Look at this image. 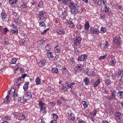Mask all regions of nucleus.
I'll use <instances>...</instances> for the list:
<instances>
[{
	"mask_svg": "<svg viewBox=\"0 0 123 123\" xmlns=\"http://www.w3.org/2000/svg\"><path fill=\"white\" fill-rule=\"evenodd\" d=\"M12 96V97H13L14 100H15L16 99L17 100L18 98L17 94L16 93H15Z\"/></svg>",
	"mask_w": 123,
	"mask_h": 123,
	"instance_id": "c9c22d12",
	"label": "nucleus"
},
{
	"mask_svg": "<svg viewBox=\"0 0 123 123\" xmlns=\"http://www.w3.org/2000/svg\"><path fill=\"white\" fill-rule=\"evenodd\" d=\"M56 123V120H52L50 122V123Z\"/></svg>",
	"mask_w": 123,
	"mask_h": 123,
	"instance_id": "680f3d73",
	"label": "nucleus"
},
{
	"mask_svg": "<svg viewBox=\"0 0 123 123\" xmlns=\"http://www.w3.org/2000/svg\"><path fill=\"white\" fill-rule=\"evenodd\" d=\"M87 55L86 54H84L79 56L77 60L80 61H82L86 59Z\"/></svg>",
	"mask_w": 123,
	"mask_h": 123,
	"instance_id": "423d86ee",
	"label": "nucleus"
},
{
	"mask_svg": "<svg viewBox=\"0 0 123 123\" xmlns=\"http://www.w3.org/2000/svg\"><path fill=\"white\" fill-rule=\"evenodd\" d=\"M57 103L59 105H61L62 103V101H61L60 100H58L57 101Z\"/></svg>",
	"mask_w": 123,
	"mask_h": 123,
	"instance_id": "052dcab7",
	"label": "nucleus"
},
{
	"mask_svg": "<svg viewBox=\"0 0 123 123\" xmlns=\"http://www.w3.org/2000/svg\"><path fill=\"white\" fill-rule=\"evenodd\" d=\"M60 46L58 45H57L55 47L54 51L55 53H58L60 52Z\"/></svg>",
	"mask_w": 123,
	"mask_h": 123,
	"instance_id": "1a4fd4ad",
	"label": "nucleus"
},
{
	"mask_svg": "<svg viewBox=\"0 0 123 123\" xmlns=\"http://www.w3.org/2000/svg\"><path fill=\"white\" fill-rule=\"evenodd\" d=\"M47 54L48 56V57L49 58H53V55L52 54V53L51 52H47Z\"/></svg>",
	"mask_w": 123,
	"mask_h": 123,
	"instance_id": "a878e982",
	"label": "nucleus"
},
{
	"mask_svg": "<svg viewBox=\"0 0 123 123\" xmlns=\"http://www.w3.org/2000/svg\"><path fill=\"white\" fill-rule=\"evenodd\" d=\"M43 4V3L42 1H41L39 3L38 6L39 7H41Z\"/></svg>",
	"mask_w": 123,
	"mask_h": 123,
	"instance_id": "de8ad7c7",
	"label": "nucleus"
},
{
	"mask_svg": "<svg viewBox=\"0 0 123 123\" xmlns=\"http://www.w3.org/2000/svg\"><path fill=\"white\" fill-rule=\"evenodd\" d=\"M5 43L6 45H7L8 44V39H5Z\"/></svg>",
	"mask_w": 123,
	"mask_h": 123,
	"instance_id": "864d4df0",
	"label": "nucleus"
},
{
	"mask_svg": "<svg viewBox=\"0 0 123 123\" xmlns=\"http://www.w3.org/2000/svg\"><path fill=\"white\" fill-rule=\"evenodd\" d=\"M22 6V7H23L24 8H26L27 7H28V6H27V5L25 4L24 3H23V4Z\"/></svg>",
	"mask_w": 123,
	"mask_h": 123,
	"instance_id": "09e8293b",
	"label": "nucleus"
},
{
	"mask_svg": "<svg viewBox=\"0 0 123 123\" xmlns=\"http://www.w3.org/2000/svg\"><path fill=\"white\" fill-rule=\"evenodd\" d=\"M105 3H107L105 0H99L97 3V4L100 5L101 4H103L104 6H106V4H105Z\"/></svg>",
	"mask_w": 123,
	"mask_h": 123,
	"instance_id": "9d476101",
	"label": "nucleus"
},
{
	"mask_svg": "<svg viewBox=\"0 0 123 123\" xmlns=\"http://www.w3.org/2000/svg\"><path fill=\"white\" fill-rule=\"evenodd\" d=\"M101 32L103 33L107 31V29L106 28L102 27L101 28Z\"/></svg>",
	"mask_w": 123,
	"mask_h": 123,
	"instance_id": "393cba45",
	"label": "nucleus"
},
{
	"mask_svg": "<svg viewBox=\"0 0 123 123\" xmlns=\"http://www.w3.org/2000/svg\"><path fill=\"white\" fill-rule=\"evenodd\" d=\"M102 123H108V122L107 121L103 120Z\"/></svg>",
	"mask_w": 123,
	"mask_h": 123,
	"instance_id": "774afa93",
	"label": "nucleus"
},
{
	"mask_svg": "<svg viewBox=\"0 0 123 123\" xmlns=\"http://www.w3.org/2000/svg\"><path fill=\"white\" fill-rule=\"evenodd\" d=\"M49 29V28L45 30H44L41 33L42 34H45L46 32Z\"/></svg>",
	"mask_w": 123,
	"mask_h": 123,
	"instance_id": "49530a36",
	"label": "nucleus"
},
{
	"mask_svg": "<svg viewBox=\"0 0 123 123\" xmlns=\"http://www.w3.org/2000/svg\"><path fill=\"white\" fill-rule=\"evenodd\" d=\"M87 103L85 101H83L82 102V104L83 105L84 108H86L87 107Z\"/></svg>",
	"mask_w": 123,
	"mask_h": 123,
	"instance_id": "473e14b6",
	"label": "nucleus"
},
{
	"mask_svg": "<svg viewBox=\"0 0 123 123\" xmlns=\"http://www.w3.org/2000/svg\"><path fill=\"white\" fill-rule=\"evenodd\" d=\"M68 6L71 9H72L70 10L72 14L76 15L78 13L79 6L77 3L70 2L69 3Z\"/></svg>",
	"mask_w": 123,
	"mask_h": 123,
	"instance_id": "f257e3e1",
	"label": "nucleus"
},
{
	"mask_svg": "<svg viewBox=\"0 0 123 123\" xmlns=\"http://www.w3.org/2000/svg\"><path fill=\"white\" fill-rule=\"evenodd\" d=\"M69 119L73 120L75 119V117H74V114H72V113L69 115L68 116Z\"/></svg>",
	"mask_w": 123,
	"mask_h": 123,
	"instance_id": "6ab92c4d",
	"label": "nucleus"
},
{
	"mask_svg": "<svg viewBox=\"0 0 123 123\" xmlns=\"http://www.w3.org/2000/svg\"><path fill=\"white\" fill-rule=\"evenodd\" d=\"M102 90H103L104 92L108 94V91L105 88H102Z\"/></svg>",
	"mask_w": 123,
	"mask_h": 123,
	"instance_id": "603ef678",
	"label": "nucleus"
},
{
	"mask_svg": "<svg viewBox=\"0 0 123 123\" xmlns=\"http://www.w3.org/2000/svg\"><path fill=\"white\" fill-rule=\"evenodd\" d=\"M81 39L80 37L76 38L74 41V44L76 46H77L79 45L80 43Z\"/></svg>",
	"mask_w": 123,
	"mask_h": 123,
	"instance_id": "6e6552de",
	"label": "nucleus"
},
{
	"mask_svg": "<svg viewBox=\"0 0 123 123\" xmlns=\"http://www.w3.org/2000/svg\"><path fill=\"white\" fill-rule=\"evenodd\" d=\"M38 105L40 107V111H43V113H46L47 112L46 110V108L43 105H45L43 102L40 101H39Z\"/></svg>",
	"mask_w": 123,
	"mask_h": 123,
	"instance_id": "f03ea898",
	"label": "nucleus"
},
{
	"mask_svg": "<svg viewBox=\"0 0 123 123\" xmlns=\"http://www.w3.org/2000/svg\"><path fill=\"white\" fill-rule=\"evenodd\" d=\"M113 42L117 46L119 45L120 44L121 41L120 40V37L118 35H117L114 37Z\"/></svg>",
	"mask_w": 123,
	"mask_h": 123,
	"instance_id": "20e7f679",
	"label": "nucleus"
},
{
	"mask_svg": "<svg viewBox=\"0 0 123 123\" xmlns=\"http://www.w3.org/2000/svg\"><path fill=\"white\" fill-rule=\"evenodd\" d=\"M4 32L5 33H6L8 31V29L7 28H5L4 29Z\"/></svg>",
	"mask_w": 123,
	"mask_h": 123,
	"instance_id": "bf43d9fd",
	"label": "nucleus"
},
{
	"mask_svg": "<svg viewBox=\"0 0 123 123\" xmlns=\"http://www.w3.org/2000/svg\"><path fill=\"white\" fill-rule=\"evenodd\" d=\"M70 26L72 28H74V25L73 23L72 22H70L69 23Z\"/></svg>",
	"mask_w": 123,
	"mask_h": 123,
	"instance_id": "a18cd8bd",
	"label": "nucleus"
},
{
	"mask_svg": "<svg viewBox=\"0 0 123 123\" xmlns=\"http://www.w3.org/2000/svg\"><path fill=\"white\" fill-rule=\"evenodd\" d=\"M100 80L99 79H98L97 81L95 82L93 84V86L94 87H95L97 86L100 83Z\"/></svg>",
	"mask_w": 123,
	"mask_h": 123,
	"instance_id": "a211bd4d",
	"label": "nucleus"
},
{
	"mask_svg": "<svg viewBox=\"0 0 123 123\" xmlns=\"http://www.w3.org/2000/svg\"><path fill=\"white\" fill-rule=\"evenodd\" d=\"M115 119L116 120L118 123L121 121L122 116L121 113L119 112H117L115 113Z\"/></svg>",
	"mask_w": 123,
	"mask_h": 123,
	"instance_id": "7ed1b4c3",
	"label": "nucleus"
},
{
	"mask_svg": "<svg viewBox=\"0 0 123 123\" xmlns=\"http://www.w3.org/2000/svg\"><path fill=\"white\" fill-rule=\"evenodd\" d=\"M89 24L88 22H86L84 25V28L86 30H87L89 29Z\"/></svg>",
	"mask_w": 123,
	"mask_h": 123,
	"instance_id": "2eb2a0df",
	"label": "nucleus"
},
{
	"mask_svg": "<svg viewBox=\"0 0 123 123\" xmlns=\"http://www.w3.org/2000/svg\"><path fill=\"white\" fill-rule=\"evenodd\" d=\"M17 0H9V2L11 4H15L17 2Z\"/></svg>",
	"mask_w": 123,
	"mask_h": 123,
	"instance_id": "cd10ccee",
	"label": "nucleus"
},
{
	"mask_svg": "<svg viewBox=\"0 0 123 123\" xmlns=\"http://www.w3.org/2000/svg\"><path fill=\"white\" fill-rule=\"evenodd\" d=\"M1 15L2 19L4 20H5L6 18H7V15L5 13V11H4V12H2Z\"/></svg>",
	"mask_w": 123,
	"mask_h": 123,
	"instance_id": "f3484780",
	"label": "nucleus"
},
{
	"mask_svg": "<svg viewBox=\"0 0 123 123\" xmlns=\"http://www.w3.org/2000/svg\"><path fill=\"white\" fill-rule=\"evenodd\" d=\"M105 6V7L104 8V10L106 12H108L109 10V7L107 6L106 5V6Z\"/></svg>",
	"mask_w": 123,
	"mask_h": 123,
	"instance_id": "4c0bfd02",
	"label": "nucleus"
},
{
	"mask_svg": "<svg viewBox=\"0 0 123 123\" xmlns=\"http://www.w3.org/2000/svg\"><path fill=\"white\" fill-rule=\"evenodd\" d=\"M105 84L108 86L111 83V81L109 79H107L105 80Z\"/></svg>",
	"mask_w": 123,
	"mask_h": 123,
	"instance_id": "bb28decb",
	"label": "nucleus"
},
{
	"mask_svg": "<svg viewBox=\"0 0 123 123\" xmlns=\"http://www.w3.org/2000/svg\"><path fill=\"white\" fill-rule=\"evenodd\" d=\"M86 74L88 76H94L95 74L94 71L91 69H89L86 73Z\"/></svg>",
	"mask_w": 123,
	"mask_h": 123,
	"instance_id": "0eeeda50",
	"label": "nucleus"
},
{
	"mask_svg": "<svg viewBox=\"0 0 123 123\" xmlns=\"http://www.w3.org/2000/svg\"><path fill=\"white\" fill-rule=\"evenodd\" d=\"M115 64V61L113 60L111 62V64L112 66L114 65Z\"/></svg>",
	"mask_w": 123,
	"mask_h": 123,
	"instance_id": "13d9d810",
	"label": "nucleus"
},
{
	"mask_svg": "<svg viewBox=\"0 0 123 123\" xmlns=\"http://www.w3.org/2000/svg\"><path fill=\"white\" fill-rule=\"evenodd\" d=\"M46 50L47 51H49L51 49V47L50 45L48 44H47L45 47Z\"/></svg>",
	"mask_w": 123,
	"mask_h": 123,
	"instance_id": "f704fd0d",
	"label": "nucleus"
},
{
	"mask_svg": "<svg viewBox=\"0 0 123 123\" xmlns=\"http://www.w3.org/2000/svg\"><path fill=\"white\" fill-rule=\"evenodd\" d=\"M18 30L16 28H13L12 30H11V32L14 34H17L18 33Z\"/></svg>",
	"mask_w": 123,
	"mask_h": 123,
	"instance_id": "f8f14e48",
	"label": "nucleus"
},
{
	"mask_svg": "<svg viewBox=\"0 0 123 123\" xmlns=\"http://www.w3.org/2000/svg\"><path fill=\"white\" fill-rule=\"evenodd\" d=\"M69 84L67 83H65V84L64 87L66 88H69Z\"/></svg>",
	"mask_w": 123,
	"mask_h": 123,
	"instance_id": "79ce46f5",
	"label": "nucleus"
},
{
	"mask_svg": "<svg viewBox=\"0 0 123 123\" xmlns=\"http://www.w3.org/2000/svg\"><path fill=\"white\" fill-rule=\"evenodd\" d=\"M27 76V74H25L21 76L22 78L24 79L25 77Z\"/></svg>",
	"mask_w": 123,
	"mask_h": 123,
	"instance_id": "4d7b16f0",
	"label": "nucleus"
},
{
	"mask_svg": "<svg viewBox=\"0 0 123 123\" xmlns=\"http://www.w3.org/2000/svg\"><path fill=\"white\" fill-rule=\"evenodd\" d=\"M39 26L41 27L43 26L45 27V24L44 22H39Z\"/></svg>",
	"mask_w": 123,
	"mask_h": 123,
	"instance_id": "7c9ffc66",
	"label": "nucleus"
},
{
	"mask_svg": "<svg viewBox=\"0 0 123 123\" xmlns=\"http://www.w3.org/2000/svg\"><path fill=\"white\" fill-rule=\"evenodd\" d=\"M61 98L63 101H65L66 100V99H65L63 97H61Z\"/></svg>",
	"mask_w": 123,
	"mask_h": 123,
	"instance_id": "338daca9",
	"label": "nucleus"
},
{
	"mask_svg": "<svg viewBox=\"0 0 123 123\" xmlns=\"http://www.w3.org/2000/svg\"><path fill=\"white\" fill-rule=\"evenodd\" d=\"M117 96L120 98H123V92H119L117 93Z\"/></svg>",
	"mask_w": 123,
	"mask_h": 123,
	"instance_id": "9b49d317",
	"label": "nucleus"
},
{
	"mask_svg": "<svg viewBox=\"0 0 123 123\" xmlns=\"http://www.w3.org/2000/svg\"><path fill=\"white\" fill-rule=\"evenodd\" d=\"M76 67L77 70L81 72H82V70L83 69V67L82 66H81L78 65L76 66Z\"/></svg>",
	"mask_w": 123,
	"mask_h": 123,
	"instance_id": "aec40b11",
	"label": "nucleus"
},
{
	"mask_svg": "<svg viewBox=\"0 0 123 123\" xmlns=\"http://www.w3.org/2000/svg\"><path fill=\"white\" fill-rule=\"evenodd\" d=\"M94 33L95 34H98L99 32L98 29L97 28H94Z\"/></svg>",
	"mask_w": 123,
	"mask_h": 123,
	"instance_id": "a19ab883",
	"label": "nucleus"
},
{
	"mask_svg": "<svg viewBox=\"0 0 123 123\" xmlns=\"http://www.w3.org/2000/svg\"><path fill=\"white\" fill-rule=\"evenodd\" d=\"M106 55H105L104 56H100L99 57V60H103L106 57Z\"/></svg>",
	"mask_w": 123,
	"mask_h": 123,
	"instance_id": "8fccbe9b",
	"label": "nucleus"
},
{
	"mask_svg": "<svg viewBox=\"0 0 123 123\" xmlns=\"http://www.w3.org/2000/svg\"><path fill=\"white\" fill-rule=\"evenodd\" d=\"M57 32L58 33L60 34H64V31H60L57 30Z\"/></svg>",
	"mask_w": 123,
	"mask_h": 123,
	"instance_id": "37998d69",
	"label": "nucleus"
},
{
	"mask_svg": "<svg viewBox=\"0 0 123 123\" xmlns=\"http://www.w3.org/2000/svg\"><path fill=\"white\" fill-rule=\"evenodd\" d=\"M45 12L43 11L39 12L38 14L39 20H43L44 21H46L45 18L44 16V14Z\"/></svg>",
	"mask_w": 123,
	"mask_h": 123,
	"instance_id": "39448f33",
	"label": "nucleus"
},
{
	"mask_svg": "<svg viewBox=\"0 0 123 123\" xmlns=\"http://www.w3.org/2000/svg\"><path fill=\"white\" fill-rule=\"evenodd\" d=\"M68 14L66 12L64 11V12H62V15L63 16V17L64 18H66Z\"/></svg>",
	"mask_w": 123,
	"mask_h": 123,
	"instance_id": "c85d7f7f",
	"label": "nucleus"
},
{
	"mask_svg": "<svg viewBox=\"0 0 123 123\" xmlns=\"http://www.w3.org/2000/svg\"><path fill=\"white\" fill-rule=\"evenodd\" d=\"M12 90L14 92H15V90L14 88L12 89L10 91H8V92L9 93L7 95V96L5 98V100H6V101H8V100L9 98V95L10 94V92H11V91H12Z\"/></svg>",
	"mask_w": 123,
	"mask_h": 123,
	"instance_id": "4468645a",
	"label": "nucleus"
},
{
	"mask_svg": "<svg viewBox=\"0 0 123 123\" xmlns=\"http://www.w3.org/2000/svg\"><path fill=\"white\" fill-rule=\"evenodd\" d=\"M115 99V98L114 97H113L111 95V96L110 97V98L109 100V101H112V100L113 99Z\"/></svg>",
	"mask_w": 123,
	"mask_h": 123,
	"instance_id": "3c124183",
	"label": "nucleus"
},
{
	"mask_svg": "<svg viewBox=\"0 0 123 123\" xmlns=\"http://www.w3.org/2000/svg\"><path fill=\"white\" fill-rule=\"evenodd\" d=\"M35 81L36 82V84L37 85H38L40 84V79L39 77H38L36 79Z\"/></svg>",
	"mask_w": 123,
	"mask_h": 123,
	"instance_id": "c756f323",
	"label": "nucleus"
},
{
	"mask_svg": "<svg viewBox=\"0 0 123 123\" xmlns=\"http://www.w3.org/2000/svg\"><path fill=\"white\" fill-rule=\"evenodd\" d=\"M8 101H6V100H4V101L3 102V103L5 104H7L8 103Z\"/></svg>",
	"mask_w": 123,
	"mask_h": 123,
	"instance_id": "69168bd1",
	"label": "nucleus"
},
{
	"mask_svg": "<svg viewBox=\"0 0 123 123\" xmlns=\"http://www.w3.org/2000/svg\"><path fill=\"white\" fill-rule=\"evenodd\" d=\"M52 72L56 74L58 72V69L56 68H52Z\"/></svg>",
	"mask_w": 123,
	"mask_h": 123,
	"instance_id": "412c9836",
	"label": "nucleus"
},
{
	"mask_svg": "<svg viewBox=\"0 0 123 123\" xmlns=\"http://www.w3.org/2000/svg\"><path fill=\"white\" fill-rule=\"evenodd\" d=\"M83 81L85 82L86 85H87L89 83V80L87 78H85L83 80Z\"/></svg>",
	"mask_w": 123,
	"mask_h": 123,
	"instance_id": "b1692460",
	"label": "nucleus"
},
{
	"mask_svg": "<svg viewBox=\"0 0 123 123\" xmlns=\"http://www.w3.org/2000/svg\"><path fill=\"white\" fill-rule=\"evenodd\" d=\"M97 111L95 109H94L93 111L92 114V115L93 116H95L97 114Z\"/></svg>",
	"mask_w": 123,
	"mask_h": 123,
	"instance_id": "72a5a7b5",
	"label": "nucleus"
},
{
	"mask_svg": "<svg viewBox=\"0 0 123 123\" xmlns=\"http://www.w3.org/2000/svg\"><path fill=\"white\" fill-rule=\"evenodd\" d=\"M50 103L51 104V105L52 106H53L55 105V103L54 102H50Z\"/></svg>",
	"mask_w": 123,
	"mask_h": 123,
	"instance_id": "e2e57ef3",
	"label": "nucleus"
},
{
	"mask_svg": "<svg viewBox=\"0 0 123 123\" xmlns=\"http://www.w3.org/2000/svg\"><path fill=\"white\" fill-rule=\"evenodd\" d=\"M53 119L54 120H56L58 117V116L55 113L53 114Z\"/></svg>",
	"mask_w": 123,
	"mask_h": 123,
	"instance_id": "2f4dec72",
	"label": "nucleus"
},
{
	"mask_svg": "<svg viewBox=\"0 0 123 123\" xmlns=\"http://www.w3.org/2000/svg\"><path fill=\"white\" fill-rule=\"evenodd\" d=\"M46 62V61L45 60H42L38 63V65L40 67L44 66L45 65Z\"/></svg>",
	"mask_w": 123,
	"mask_h": 123,
	"instance_id": "ddd939ff",
	"label": "nucleus"
},
{
	"mask_svg": "<svg viewBox=\"0 0 123 123\" xmlns=\"http://www.w3.org/2000/svg\"><path fill=\"white\" fill-rule=\"evenodd\" d=\"M62 1L63 4L64 5L67 4L68 3L71 2L70 0H62Z\"/></svg>",
	"mask_w": 123,
	"mask_h": 123,
	"instance_id": "5701e85b",
	"label": "nucleus"
},
{
	"mask_svg": "<svg viewBox=\"0 0 123 123\" xmlns=\"http://www.w3.org/2000/svg\"><path fill=\"white\" fill-rule=\"evenodd\" d=\"M116 92L114 91H113L112 92L111 95L114 97L115 98L116 97Z\"/></svg>",
	"mask_w": 123,
	"mask_h": 123,
	"instance_id": "ea45409f",
	"label": "nucleus"
},
{
	"mask_svg": "<svg viewBox=\"0 0 123 123\" xmlns=\"http://www.w3.org/2000/svg\"><path fill=\"white\" fill-rule=\"evenodd\" d=\"M26 95V96L27 97H28V98L29 97V98H31V97L32 96L31 92H27V93Z\"/></svg>",
	"mask_w": 123,
	"mask_h": 123,
	"instance_id": "58836bf2",
	"label": "nucleus"
},
{
	"mask_svg": "<svg viewBox=\"0 0 123 123\" xmlns=\"http://www.w3.org/2000/svg\"><path fill=\"white\" fill-rule=\"evenodd\" d=\"M17 60V59L15 58L13 59H12L11 62V64H15Z\"/></svg>",
	"mask_w": 123,
	"mask_h": 123,
	"instance_id": "e433bc0d",
	"label": "nucleus"
},
{
	"mask_svg": "<svg viewBox=\"0 0 123 123\" xmlns=\"http://www.w3.org/2000/svg\"><path fill=\"white\" fill-rule=\"evenodd\" d=\"M78 30L81 29L83 27L81 25H78L76 26Z\"/></svg>",
	"mask_w": 123,
	"mask_h": 123,
	"instance_id": "c03bdc74",
	"label": "nucleus"
},
{
	"mask_svg": "<svg viewBox=\"0 0 123 123\" xmlns=\"http://www.w3.org/2000/svg\"><path fill=\"white\" fill-rule=\"evenodd\" d=\"M105 42L106 43H104L103 44V45L104 46V48H106L107 46V41H106Z\"/></svg>",
	"mask_w": 123,
	"mask_h": 123,
	"instance_id": "5fc2aeb1",
	"label": "nucleus"
},
{
	"mask_svg": "<svg viewBox=\"0 0 123 123\" xmlns=\"http://www.w3.org/2000/svg\"><path fill=\"white\" fill-rule=\"evenodd\" d=\"M90 31L91 33H94V28H91L90 30Z\"/></svg>",
	"mask_w": 123,
	"mask_h": 123,
	"instance_id": "6e6d98bb",
	"label": "nucleus"
},
{
	"mask_svg": "<svg viewBox=\"0 0 123 123\" xmlns=\"http://www.w3.org/2000/svg\"><path fill=\"white\" fill-rule=\"evenodd\" d=\"M25 118V116L22 114H21L19 115L18 118L19 120H22Z\"/></svg>",
	"mask_w": 123,
	"mask_h": 123,
	"instance_id": "4be33fe9",
	"label": "nucleus"
},
{
	"mask_svg": "<svg viewBox=\"0 0 123 123\" xmlns=\"http://www.w3.org/2000/svg\"><path fill=\"white\" fill-rule=\"evenodd\" d=\"M29 84V83L27 82H26L25 83L23 87L25 91H26L28 89Z\"/></svg>",
	"mask_w": 123,
	"mask_h": 123,
	"instance_id": "dca6fc26",
	"label": "nucleus"
},
{
	"mask_svg": "<svg viewBox=\"0 0 123 123\" xmlns=\"http://www.w3.org/2000/svg\"><path fill=\"white\" fill-rule=\"evenodd\" d=\"M69 88H71L72 89L73 87V86H72V85L70 84L69 85Z\"/></svg>",
	"mask_w": 123,
	"mask_h": 123,
	"instance_id": "0e129e2a",
	"label": "nucleus"
}]
</instances>
